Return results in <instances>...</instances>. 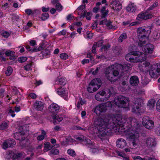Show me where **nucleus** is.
I'll list each match as a JSON object with an SVG mask.
<instances>
[{
    "instance_id": "1",
    "label": "nucleus",
    "mask_w": 160,
    "mask_h": 160,
    "mask_svg": "<svg viewBox=\"0 0 160 160\" xmlns=\"http://www.w3.org/2000/svg\"><path fill=\"white\" fill-rule=\"evenodd\" d=\"M94 127L98 130V136L100 138L105 137L111 130L121 132L128 136V138L135 147L138 146L139 134L138 130L139 122L133 118H127L120 115L113 117L106 115L103 118H98L94 122Z\"/></svg>"
},
{
    "instance_id": "2",
    "label": "nucleus",
    "mask_w": 160,
    "mask_h": 160,
    "mask_svg": "<svg viewBox=\"0 0 160 160\" xmlns=\"http://www.w3.org/2000/svg\"><path fill=\"white\" fill-rule=\"evenodd\" d=\"M132 65L129 63H125L123 64H115L111 65L107 69L105 75L107 79L111 82H115L118 78L119 75H122V73L120 74V70L126 72L130 69ZM121 73L123 71H121Z\"/></svg>"
},
{
    "instance_id": "3",
    "label": "nucleus",
    "mask_w": 160,
    "mask_h": 160,
    "mask_svg": "<svg viewBox=\"0 0 160 160\" xmlns=\"http://www.w3.org/2000/svg\"><path fill=\"white\" fill-rule=\"evenodd\" d=\"M152 27L147 26L145 27H141L137 29V36L139 40L138 46L142 47L146 43L151 32Z\"/></svg>"
},
{
    "instance_id": "4",
    "label": "nucleus",
    "mask_w": 160,
    "mask_h": 160,
    "mask_svg": "<svg viewBox=\"0 0 160 160\" xmlns=\"http://www.w3.org/2000/svg\"><path fill=\"white\" fill-rule=\"evenodd\" d=\"M147 58V55L144 53L139 51H134L127 54L125 56L126 59L132 62H142Z\"/></svg>"
},
{
    "instance_id": "5",
    "label": "nucleus",
    "mask_w": 160,
    "mask_h": 160,
    "mask_svg": "<svg viewBox=\"0 0 160 160\" xmlns=\"http://www.w3.org/2000/svg\"><path fill=\"white\" fill-rule=\"evenodd\" d=\"M130 100L129 98L122 95H119L115 98L114 104L118 107L122 108L126 111L130 110Z\"/></svg>"
},
{
    "instance_id": "6",
    "label": "nucleus",
    "mask_w": 160,
    "mask_h": 160,
    "mask_svg": "<svg viewBox=\"0 0 160 160\" xmlns=\"http://www.w3.org/2000/svg\"><path fill=\"white\" fill-rule=\"evenodd\" d=\"M134 105L132 111L137 114H140L143 112L141 107L143 105V100L141 98H135L133 101Z\"/></svg>"
},
{
    "instance_id": "7",
    "label": "nucleus",
    "mask_w": 160,
    "mask_h": 160,
    "mask_svg": "<svg viewBox=\"0 0 160 160\" xmlns=\"http://www.w3.org/2000/svg\"><path fill=\"white\" fill-rule=\"evenodd\" d=\"M112 104L109 101L105 103H102L96 106L94 109V111L95 113L97 115H100L102 113H105L108 107L111 108Z\"/></svg>"
},
{
    "instance_id": "8",
    "label": "nucleus",
    "mask_w": 160,
    "mask_h": 160,
    "mask_svg": "<svg viewBox=\"0 0 160 160\" xmlns=\"http://www.w3.org/2000/svg\"><path fill=\"white\" fill-rule=\"evenodd\" d=\"M101 81L98 78L93 79L89 85L87 89L88 92L92 93L96 91L100 87Z\"/></svg>"
},
{
    "instance_id": "9",
    "label": "nucleus",
    "mask_w": 160,
    "mask_h": 160,
    "mask_svg": "<svg viewBox=\"0 0 160 160\" xmlns=\"http://www.w3.org/2000/svg\"><path fill=\"white\" fill-rule=\"evenodd\" d=\"M138 68L141 71L147 73L150 70L152 69L153 67L149 62L146 61L143 63V64H139Z\"/></svg>"
},
{
    "instance_id": "10",
    "label": "nucleus",
    "mask_w": 160,
    "mask_h": 160,
    "mask_svg": "<svg viewBox=\"0 0 160 160\" xmlns=\"http://www.w3.org/2000/svg\"><path fill=\"white\" fill-rule=\"evenodd\" d=\"M142 123L147 128L151 129L153 127L154 122L149 117H145L142 119Z\"/></svg>"
},
{
    "instance_id": "11",
    "label": "nucleus",
    "mask_w": 160,
    "mask_h": 160,
    "mask_svg": "<svg viewBox=\"0 0 160 160\" xmlns=\"http://www.w3.org/2000/svg\"><path fill=\"white\" fill-rule=\"evenodd\" d=\"M110 6L115 11L118 12L122 9V6L120 2L117 0H112Z\"/></svg>"
},
{
    "instance_id": "12",
    "label": "nucleus",
    "mask_w": 160,
    "mask_h": 160,
    "mask_svg": "<svg viewBox=\"0 0 160 160\" xmlns=\"http://www.w3.org/2000/svg\"><path fill=\"white\" fill-rule=\"evenodd\" d=\"M149 10L148 9L145 12L139 14L137 18V19L141 20L142 19L146 20L152 18L153 15L149 12Z\"/></svg>"
},
{
    "instance_id": "13",
    "label": "nucleus",
    "mask_w": 160,
    "mask_h": 160,
    "mask_svg": "<svg viewBox=\"0 0 160 160\" xmlns=\"http://www.w3.org/2000/svg\"><path fill=\"white\" fill-rule=\"evenodd\" d=\"M111 92L110 90H107V93L105 97L104 98H102L99 94L97 93L95 95V99L100 102H104L107 101L110 98L111 95Z\"/></svg>"
},
{
    "instance_id": "14",
    "label": "nucleus",
    "mask_w": 160,
    "mask_h": 160,
    "mask_svg": "<svg viewBox=\"0 0 160 160\" xmlns=\"http://www.w3.org/2000/svg\"><path fill=\"white\" fill-rule=\"evenodd\" d=\"M16 144L15 140L13 139H9L6 140L3 143L2 148L6 149L8 148L12 147Z\"/></svg>"
},
{
    "instance_id": "15",
    "label": "nucleus",
    "mask_w": 160,
    "mask_h": 160,
    "mask_svg": "<svg viewBox=\"0 0 160 160\" xmlns=\"http://www.w3.org/2000/svg\"><path fill=\"white\" fill-rule=\"evenodd\" d=\"M60 108V107L58 104L53 103L50 106L49 110L51 113L55 114L59 112Z\"/></svg>"
},
{
    "instance_id": "16",
    "label": "nucleus",
    "mask_w": 160,
    "mask_h": 160,
    "mask_svg": "<svg viewBox=\"0 0 160 160\" xmlns=\"http://www.w3.org/2000/svg\"><path fill=\"white\" fill-rule=\"evenodd\" d=\"M146 143L147 146L149 148L154 147L156 144V141L152 137H148L146 140Z\"/></svg>"
},
{
    "instance_id": "17",
    "label": "nucleus",
    "mask_w": 160,
    "mask_h": 160,
    "mask_svg": "<svg viewBox=\"0 0 160 160\" xmlns=\"http://www.w3.org/2000/svg\"><path fill=\"white\" fill-rule=\"evenodd\" d=\"M154 46L151 44H148L143 47V51L148 54H151L153 52Z\"/></svg>"
},
{
    "instance_id": "18",
    "label": "nucleus",
    "mask_w": 160,
    "mask_h": 160,
    "mask_svg": "<svg viewBox=\"0 0 160 160\" xmlns=\"http://www.w3.org/2000/svg\"><path fill=\"white\" fill-rule=\"evenodd\" d=\"M137 7L135 4L132 2H130L126 7L127 10L131 12H134L136 10Z\"/></svg>"
},
{
    "instance_id": "19",
    "label": "nucleus",
    "mask_w": 160,
    "mask_h": 160,
    "mask_svg": "<svg viewBox=\"0 0 160 160\" xmlns=\"http://www.w3.org/2000/svg\"><path fill=\"white\" fill-rule=\"evenodd\" d=\"M117 147L119 148H123L127 145L126 142L124 139L122 138H119L116 142Z\"/></svg>"
},
{
    "instance_id": "20",
    "label": "nucleus",
    "mask_w": 160,
    "mask_h": 160,
    "mask_svg": "<svg viewBox=\"0 0 160 160\" xmlns=\"http://www.w3.org/2000/svg\"><path fill=\"white\" fill-rule=\"evenodd\" d=\"M57 92L59 95H61L62 97L65 99L67 98L68 95V91L62 88L58 89L57 90Z\"/></svg>"
},
{
    "instance_id": "21",
    "label": "nucleus",
    "mask_w": 160,
    "mask_h": 160,
    "mask_svg": "<svg viewBox=\"0 0 160 160\" xmlns=\"http://www.w3.org/2000/svg\"><path fill=\"white\" fill-rule=\"evenodd\" d=\"M130 84L134 86L138 85L139 82V80L138 78L136 76H132L130 79Z\"/></svg>"
},
{
    "instance_id": "22",
    "label": "nucleus",
    "mask_w": 160,
    "mask_h": 160,
    "mask_svg": "<svg viewBox=\"0 0 160 160\" xmlns=\"http://www.w3.org/2000/svg\"><path fill=\"white\" fill-rule=\"evenodd\" d=\"M34 107L38 111L42 110L44 107L43 103L40 101H36L34 104Z\"/></svg>"
},
{
    "instance_id": "23",
    "label": "nucleus",
    "mask_w": 160,
    "mask_h": 160,
    "mask_svg": "<svg viewBox=\"0 0 160 160\" xmlns=\"http://www.w3.org/2000/svg\"><path fill=\"white\" fill-rule=\"evenodd\" d=\"M149 72L150 76L153 78H156L160 75L153 68L152 69L150 70Z\"/></svg>"
},
{
    "instance_id": "24",
    "label": "nucleus",
    "mask_w": 160,
    "mask_h": 160,
    "mask_svg": "<svg viewBox=\"0 0 160 160\" xmlns=\"http://www.w3.org/2000/svg\"><path fill=\"white\" fill-rule=\"evenodd\" d=\"M15 52L14 51H12L8 50L6 51L5 52V54L7 56H11L10 59L11 60L14 59L15 57L14 54Z\"/></svg>"
},
{
    "instance_id": "25",
    "label": "nucleus",
    "mask_w": 160,
    "mask_h": 160,
    "mask_svg": "<svg viewBox=\"0 0 160 160\" xmlns=\"http://www.w3.org/2000/svg\"><path fill=\"white\" fill-rule=\"evenodd\" d=\"M106 7L105 6L103 7L101 10V12L102 13V19L105 18L106 16L107 15L108 11V10H106Z\"/></svg>"
},
{
    "instance_id": "26",
    "label": "nucleus",
    "mask_w": 160,
    "mask_h": 160,
    "mask_svg": "<svg viewBox=\"0 0 160 160\" xmlns=\"http://www.w3.org/2000/svg\"><path fill=\"white\" fill-rule=\"evenodd\" d=\"M127 38V34L125 32L122 33L118 39V41L119 42H121L126 39Z\"/></svg>"
},
{
    "instance_id": "27",
    "label": "nucleus",
    "mask_w": 160,
    "mask_h": 160,
    "mask_svg": "<svg viewBox=\"0 0 160 160\" xmlns=\"http://www.w3.org/2000/svg\"><path fill=\"white\" fill-rule=\"evenodd\" d=\"M155 102L154 99H151L149 100L147 105L149 107L150 109H152L153 108L155 105Z\"/></svg>"
},
{
    "instance_id": "28",
    "label": "nucleus",
    "mask_w": 160,
    "mask_h": 160,
    "mask_svg": "<svg viewBox=\"0 0 160 160\" xmlns=\"http://www.w3.org/2000/svg\"><path fill=\"white\" fill-rule=\"evenodd\" d=\"M86 103L84 100H82L81 98H79V100L78 101L77 107L78 109H79L81 105H82Z\"/></svg>"
},
{
    "instance_id": "29",
    "label": "nucleus",
    "mask_w": 160,
    "mask_h": 160,
    "mask_svg": "<svg viewBox=\"0 0 160 160\" xmlns=\"http://www.w3.org/2000/svg\"><path fill=\"white\" fill-rule=\"evenodd\" d=\"M92 15V13L91 12H88L87 13H86L85 12H84L83 14L81 15V17H85L86 16L87 19L88 20H90L91 19V16Z\"/></svg>"
},
{
    "instance_id": "30",
    "label": "nucleus",
    "mask_w": 160,
    "mask_h": 160,
    "mask_svg": "<svg viewBox=\"0 0 160 160\" xmlns=\"http://www.w3.org/2000/svg\"><path fill=\"white\" fill-rule=\"evenodd\" d=\"M52 118L53 121V123H57V121L58 122H60L62 120V117H60L59 116L55 115L53 116L52 117Z\"/></svg>"
},
{
    "instance_id": "31",
    "label": "nucleus",
    "mask_w": 160,
    "mask_h": 160,
    "mask_svg": "<svg viewBox=\"0 0 160 160\" xmlns=\"http://www.w3.org/2000/svg\"><path fill=\"white\" fill-rule=\"evenodd\" d=\"M118 155L123 158V160H129L128 156L124 152H118Z\"/></svg>"
},
{
    "instance_id": "32",
    "label": "nucleus",
    "mask_w": 160,
    "mask_h": 160,
    "mask_svg": "<svg viewBox=\"0 0 160 160\" xmlns=\"http://www.w3.org/2000/svg\"><path fill=\"white\" fill-rule=\"evenodd\" d=\"M159 38V35L157 31H154L153 32L152 36V38L154 41L156 40Z\"/></svg>"
},
{
    "instance_id": "33",
    "label": "nucleus",
    "mask_w": 160,
    "mask_h": 160,
    "mask_svg": "<svg viewBox=\"0 0 160 160\" xmlns=\"http://www.w3.org/2000/svg\"><path fill=\"white\" fill-rule=\"evenodd\" d=\"M67 153L69 155L73 157H75L76 155L74 150L71 149H68L67 151Z\"/></svg>"
},
{
    "instance_id": "34",
    "label": "nucleus",
    "mask_w": 160,
    "mask_h": 160,
    "mask_svg": "<svg viewBox=\"0 0 160 160\" xmlns=\"http://www.w3.org/2000/svg\"><path fill=\"white\" fill-rule=\"evenodd\" d=\"M12 72V69L11 67H8L5 72V74L7 76H10Z\"/></svg>"
},
{
    "instance_id": "35",
    "label": "nucleus",
    "mask_w": 160,
    "mask_h": 160,
    "mask_svg": "<svg viewBox=\"0 0 160 160\" xmlns=\"http://www.w3.org/2000/svg\"><path fill=\"white\" fill-rule=\"evenodd\" d=\"M32 65V62H30L27 64L24 67V69L26 71H29L32 69L31 67Z\"/></svg>"
},
{
    "instance_id": "36",
    "label": "nucleus",
    "mask_w": 160,
    "mask_h": 160,
    "mask_svg": "<svg viewBox=\"0 0 160 160\" xmlns=\"http://www.w3.org/2000/svg\"><path fill=\"white\" fill-rule=\"evenodd\" d=\"M8 127V123L6 122L2 123L0 125V129L1 130H4L6 129Z\"/></svg>"
},
{
    "instance_id": "37",
    "label": "nucleus",
    "mask_w": 160,
    "mask_h": 160,
    "mask_svg": "<svg viewBox=\"0 0 160 160\" xmlns=\"http://www.w3.org/2000/svg\"><path fill=\"white\" fill-rule=\"evenodd\" d=\"M60 57L62 59L66 60L68 58V56L67 54L63 53L60 54Z\"/></svg>"
},
{
    "instance_id": "38",
    "label": "nucleus",
    "mask_w": 160,
    "mask_h": 160,
    "mask_svg": "<svg viewBox=\"0 0 160 160\" xmlns=\"http://www.w3.org/2000/svg\"><path fill=\"white\" fill-rule=\"evenodd\" d=\"M101 4V2H98L96 3V7H94L93 9V12L95 13L97 12L99 10V7H98Z\"/></svg>"
},
{
    "instance_id": "39",
    "label": "nucleus",
    "mask_w": 160,
    "mask_h": 160,
    "mask_svg": "<svg viewBox=\"0 0 160 160\" xmlns=\"http://www.w3.org/2000/svg\"><path fill=\"white\" fill-rule=\"evenodd\" d=\"M42 46H40L38 47H37L32 49V52H37L42 50Z\"/></svg>"
},
{
    "instance_id": "40",
    "label": "nucleus",
    "mask_w": 160,
    "mask_h": 160,
    "mask_svg": "<svg viewBox=\"0 0 160 160\" xmlns=\"http://www.w3.org/2000/svg\"><path fill=\"white\" fill-rule=\"evenodd\" d=\"M56 9L59 12L61 11L62 9V6L60 3H57L55 6Z\"/></svg>"
},
{
    "instance_id": "41",
    "label": "nucleus",
    "mask_w": 160,
    "mask_h": 160,
    "mask_svg": "<svg viewBox=\"0 0 160 160\" xmlns=\"http://www.w3.org/2000/svg\"><path fill=\"white\" fill-rule=\"evenodd\" d=\"M49 17V15L48 13H45L42 14L41 19L43 20H45L47 19Z\"/></svg>"
},
{
    "instance_id": "42",
    "label": "nucleus",
    "mask_w": 160,
    "mask_h": 160,
    "mask_svg": "<svg viewBox=\"0 0 160 160\" xmlns=\"http://www.w3.org/2000/svg\"><path fill=\"white\" fill-rule=\"evenodd\" d=\"M97 47V43L95 42L94 43L92 47V52L93 53H95L96 52V49Z\"/></svg>"
},
{
    "instance_id": "43",
    "label": "nucleus",
    "mask_w": 160,
    "mask_h": 160,
    "mask_svg": "<svg viewBox=\"0 0 160 160\" xmlns=\"http://www.w3.org/2000/svg\"><path fill=\"white\" fill-rule=\"evenodd\" d=\"M1 34L3 37L5 38H8L10 35V33L6 31H3L2 32Z\"/></svg>"
},
{
    "instance_id": "44",
    "label": "nucleus",
    "mask_w": 160,
    "mask_h": 160,
    "mask_svg": "<svg viewBox=\"0 0 160 160\" xmlns=\"http://www.w3.org/2000/svg\"><path fill=\"white\" fill-rule=\"evenodd\" d=\"M158 5V3L157 2H156L154 3L151 6H150L148 8V10H152L155 8L157 7Z\"/></svg>"
},
{
    "instance_id": "45",
    "label": "nucleus",
    "mask_w": 160,
    "mask_h": 160,
    "mask_svg": "<svg viewBox=\"0 0 160 160\" xmlns=\"http://www.w3.org/2000/svg\"><path fill=\"white\" fill-rule=\"evenodd\" d=\"M27 60V58L25 57H22L19 58L18 59V62L20 63H22L25 62Z\"/></svg>"
},
{
    "instance_id": "46",
    "label": "nucleus",
    "mask_w": 160,
    "mask_h": 160,
    "mask_svg": "<svg viewBox=\"0 0 160 160\" xmlns=\"http://www.w3.org/2000/svg\"><path fill=\"white\" fill-rule=\"evenodd\" d=\"M110 47L109 45H103L101 48V50L105 51L107 50Z\"/></svg>"
},
{
    "instance_id": "47",
    "label": "nucleus",
    "mask_w": 160,
    "mask_h": 160,
    "mask_svg": "<svg viewBox=\"0 0 160 160\" xmlns=\"http://www.w3.org/2000/svg\"><path fill=\"white\" fill-rule=\"evenodd\" d=\"M156 109L158 112H160V98L156 104Z\"/></svg>"
},
{
    "instance_id": "48",
    "label": "nucleus",
    "mask_w": 160,
    "mask_h": 160,
    "mask_svg": "<svg viewBox=\"0 0 160 160\" xmlns=\"http://www.w3.org/2000/svg\"><path fill=\"white\" fill-rule=\"evenodd\" d=\"M59 84L62 85H64L66 84V80L63 78L60 79L59 81Z\"/></svg>"
},
{
    "instance_id": "49",
    "label": "nucleus",
    "mask_w": 160,
    "mask_h": 160,
    "mask_svg": "<svg viewBox=\"0 0 160 160\" xmlns=\"http://www.w3.org/2000/svg\"><path fill=\"white\" fill-rule=\"evenodd\" d=\"M107 92H106L102 90L99 92L98 93L101 96L103 97V96H105V97L107 93Z\"/></svg>"
},
{
    "instance_id": "50",
    "label": "nucleus",
    "mask_w": 160,
    "mask_h": 160,
    "mask_svg": "<svg viewBox=\"0 0 160 160\" xmlns=\"http://www.w3.org/2000/svg\"><path fill=\"white\" fill-rule=\"evenodd\" d=\"M51 152L54 154L57 155L59 153V151L57 149H53L51 151Z\"/></svg>"
},
{
    "instance_id": "51",
    "label": "nucleus",
    "mask_w": 160,
    "mask_h": 160,
    "mask_svg": "<svg viewBox=\"0 0 160 160\" xmlns=\"http://www.w3.org/2000/svg\"><path fill=\"white\" fill-rule=\"evenodd\" d=\"M93 36V34L90 32H87V37L88 39H91Z\"/></svg>"
},
{
    "instance_id": "52",
    "label": "nucleus",
    "mask_w": 160,
    "mask_h": 160,
    "mask_svg": "<svg viewBox=\"0 0 160 160\" xmlns=\"http://www.w3.org/2000/svg\"><path fill=\"white\" fill-rule=\"evenodd\" d=\"M114 52L117 55H118L121 52V50L119 48H118L115 49Z\"/></svg>"
},
{
    "instance_id": "53",
    "label": "nucleus",
    "mask_w": 160,
    "mask_h": 160,
    "mask_svg": "<svg viewBox=\"0 0 160 160\" xmlns=\"http://www.w3.org/2000/svg\"><path fill=\"white\" fill-rule=\"evenodd\" d=\"M108 22L107 20L106 19H104L102 20L100 22L99 24L100 25H102L103 24H106L107 25V23Z\"/></svg>"
},
{
    "instance_id": "54",
    "label": "nucleus",
    "mask_w": 160,
    "mask_h": 160,
    "mask_svg": "<svg viewBox=\"0 0 160 160\" xmlns=\"http://www.w3.org/2000/svg\"><path fill=\"white\" fill-rule=\"evenodd\" d=\"M14 111L12 110L11 108L9 110V112L11 114L12 117H14L15 114L14 113Z\"/></svg>"
},
{
    "instance_id": "55",
    "label": "nucleus",
    "mask_w": 160,
    "mask_h": 160,
    "mask_svg": "<svg viewBox=\"0 0 160 160\" xmlns=\"http://www.w3.org/2000/svg\"><path fill=\"white\" fill-rule=\"evenodd\" d=\"M30 44L31 46H34L36 45V41L35 40H32L30 42Z\"/></svg>"
},
{
    "instance_id": "56",
    "label": "nucleus",
    "mask_w": 160,
    "mask_h": 160,
    "mask_svg": "<svg viewBox=\"0 0 160 160\" xmlns=\"http://www.w3.org/2000/svg\"><path fill=\"white\" fill-rule=\"evenodd\" d=\"M29 97L32 99H35L37 98V95L34 93H31L29 95Z\"/></svg>"
},
{
    "instance_id": "57",
    "label": "nucleus",
    "mask_w": 160,
    "mask_h": 160,
    "mask_svg": "<svg viewBox=\"0 0 160 160\" xmlns=\"http://www.w3.org/2000/svg\"><path fill=\"white\" fill-rule=\"evenodd\" d=\"M156 65L157 68L156 70L160 75V63H157Z\"/></svg>"
},
{
    "instance_id": "58",
    "label": "nucleus",
    "mask_w": 160,
    "mask_h": 160,
    "mask_svg": "<svg viewBox=\"0 0 160 160\" xmlns=\"http://www.w3.org/2000/svg\"><path fill=\"white\" fill-rule=\"evenodd\" d=\"M25 12L26 13L29 15H31L32 13V11L30 9H26L25 10Z\"/></svg>"
},
{
    "instance_id": "59",
    "label": "nucleus",
    "mask_w": 160,
    "mask_h": 160,
    "mask_svg": "<svg viewBox=\"0 0 160 160\" xmlns=\"http://www.w3.org/2000/svg\"><path fill=\"white\" fill-rule=\"evenodd\" d=\"M45 138V136L43 135H41L38 136L37 138L38 140L41 141L43 140Z\"/></svg>"
},
{
    "instance_id": "60",
    "label": "nucleus",
    "mask_w": 160,
    "mask_h": 160,
    "mask_svg": "<svg viewBox=\"0 0 160 160\" xmlns=\"http://www.w3.org/2000/svg\"><path fill=\"white\" fill-rule=\"evenodd\" d=\"M107 26L110 28H115V27L113 26L111 24V22H108L107 23Z\"/></svg>"
},
{
    "instance_id": "61",
    "label": "nucleus",
    "mask_w": 160,
    "mask_h": 160,
    "mask_svg": "<svg viewBox=\"0 0 160 160\" xmlns=\"http://www.w3.org/2000/svg\"><path fill=\"white\" fill-rule=\"evenodd\" d=\"M85 5H82L78 8V10L79 11H81L85 8Z\"/></svg>"
},
{
    "instance_id": "62",
    "label": "nucleus",
    "mask_w": 160,
    "mask_h": 160,
    "mask_svg": "<svg viewBox=\"0 0 160 160\" xmlns=\"http://www.w3.org/2000/svg\"><path fill=\"white\" fill-rule=\"evenodd\" d=\"M97 24L96 22H94L92 26V29H94L96 28L97 27Z\"/></svg>"
},
{
    "instance_id": "63",
    "label": "nucleus",
    "mask_w": 160,
    "mask_h": 160,
    "mask_svg": "<svg viewBox=\"0 0 160 160\" xmlns=\"http://www.w3.org/2000/svg\"><path fill=\"white\" fill-rule=\"evenodd\" d=\"M103 41L102 40L99 41L97 43V47H99L101 46L103 44Z\"/></svg>"
},
{
    "instance_id": "64",
    "label": "nucleus",
    "mask_w": 160,
    "mask_h": 160,
    "mask_svg": "<svg viewBox=\"0 0 160 160\" xmlns=\"http://www.w3.org/2000/svg\"><path fill=\"white\" fill-rule=\"evenodd\" d=\"M61 129V127L59 126H56L54 128V130L55 131H58Z\"/></svg>"
}]
</instances>
